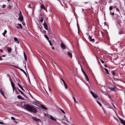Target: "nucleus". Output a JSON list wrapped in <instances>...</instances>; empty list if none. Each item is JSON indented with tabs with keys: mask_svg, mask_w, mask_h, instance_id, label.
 Returning a JSON list of instances; mask_svg holds the SVG:
<instances>
[{
	"mask_svg": "<svg viewBox=\"0 0 125 125\" xmlns=\"http://www.w3.org/2000/svg\"><path fill=\"white\" fill-rule=\"evenodd\" d=\"M116 10L117 11H120V10L118 8H116Z\"/></svg>",
	"mask_w": 125,
	"mask_h": 125,
	"instance_id": "42",
	"label": "nucleus"
},
{
	"mask_svg": "<svg viewBox=\"0 0 125 125\" xmlns=\"http://www.w3.org/2000/svg\"><path fill=\"white\" fill-rule=\"evenodd\" d=\"M18 25H19L20 27V29H22V25L21 24H18Z\"/></svg>",
	"mask_w": 125,
	"mask_h": 125,
	"instance_id": "27",
	"label": "nucleus"
},
{
	"mask_svg": "<svg viewBox=\"0 0 125 125\" xmlns=\"http://www.w3.org/2000/svg\"><path fill=\"white\" fill-rule=\"evenodd\" d=\"M49 91L50 92V93H51V90L50 87H49Z\"/></svg>",
	"mask_w": 125,
	"mask_h": 125,
	"instance_id": "44",
	"label": "nucleus"
},
{
	"mask_svg": "<svg viewBox=\"0 0 125 125\" xmlns=\"http://www.w3.org/2000/svg\"><path fill=\"white\" fill-rule=\"evenodd\" d=\"M0 93H1V94L2 95V96H3V97H4V98H5V95L4 94L3 92L2 91H0Z\"/></svg>",
	"mask_w": 125,
	"mask_h": 125,
	"instance_id": "20",
	"label": "nucleus"
},
{
	"mask_svg": "<svg viewBox=\"0 0 125 125\" xmlns=\"http://www.w3.org/2000/svg\"><path fill=\"white\" fill-rule=\"evenodd\" d=\"M17 84L20 87L21 86L19 83H18Z\"/></svg>",
	"mask_w": 125,
	"mask_h": 125,
	"instance_id": "43",
	"label": "nucleus"
},
{
	"mask_svg": "<svg viewBox=\"0 0 125 125\" xmlns=\"http://www.w3.org/2000/svg\"><path fill=\"white\" fill-rule=\"evenodd\" d=\"M52 49H53V50H54V47H52Z\"/></svg>",
	"mask_w": 125,
	"mask_h": 125,
	"instance_id": "62",
	"label": "nucleus"
},
{
	"mask_svg": "<svg viewBox=\"0 0 125 125\" xmlns=\"http://www.w3.org/2000/svg\"><path fill=\"white\" fill-rule=\"evenodd\" d=\"M14 66V67H15L16 68H17V69L19 68V67L18 66Z\"/></svg>",
	"mask_w": 125,
	"mask_h": 125,
	"instance_id": "47",
	"label": "nucleus"
},
{
	"mask_svg": "<svg viewBox=\"0 0 125 125\" xmlns=\"http://www.w3.org/2000/svg\"><path fill=\"white\" fill-rule=\"evenodd\" d=\"M111 73H112L113 74V76H114L115 75V73L114 71H112L111 72Z\"/></svg>",
	"mask_w": 125,
	"mask_h": 125,
	"instance_id": "28",
	"label": "nucleus"
},
{
	"mask_svg": "<svg viewBox=\"0 0 125 125\" xmlns=\"http://www.w3.org/2000/svg\"><path fill=\"white\" fill-rule=\"evenodd\" d=\"M17 98L18 99H21L23 100H24L23 98H22L20 95H18L17 96Z\"/></svg>",
	"mask_w": 125,
	"mask_h": 125,
	"instance_id": "15",
	"label": "nucleus"
},
{
	"mask_svg": "<svg viewBox=\"0 0 125 125\" xmlns=\"http://www.w3.org/2000/svg\"><path fill=\"white\" fill-rule=\"evenodd\" d=\"M0 51H1L2 52H3V51H2V49L0 50Z\"/></svg>",
	"mask_w": 125,
	"mask_h": 125,
	"instance_id": "61",
	"label": "nucleus"
},
{
	"mask_svg": "<svg viewBox=\"0 0 125 125\" xmlns=\"http://www.w3.org/2000/svg\"><path fill=\"white\" fill-rule=\"evenodd\" d=\"M13 7L12 5V4H10L8 7V8L9 9H10L11 8Z\"/></svg>",
	"mask_w": 125,
	"mask_h": 125,
	"instance_id": "19",
	"label": "nucleus"
},
{
	"mask_svg": "<svg viewBox=\"0 0 125 125\" xmlns=\"http://www.w3.org/2000/svg\"><path fill=\"white\" fill-rule=\"evenodd\" d=\"M97 103H98V104H99V105L101 107L102 106V104L100 103L98 101H97Z\"/></svg>",
	"mask_w": 125,
	"mask_h": 125,
	"instance_id": "32",
	"label": "nucleus"
},
{
	"mask_svg": "<svg viewBox=\"0 0 125 125\" xmlns=\"http://www.w3.org/2000/svg\"><path fill=\"white\" fill-rule=\"evenodd\" d=\"M113 6H110V7L109 8V9L110 10V11H111L113 9Z\"/></svg>",
	"mask_w": 125,
	"mask_h": 125,
	"instance_id": "30",
	"label": "nucleus"
},
{
	"mask_svg": "<svg viewBox=\"0 0 125 125\" xmlns=\"http://www.w3.org/2000/svg\"><path fill=\"white\" fill-rule=\"evenodd\" d=\"M85 77L86 80V81H89V79L88 76H87V74H86V75H85Z\"/></svg>",
	"mask_w": 125,
	"mask_h": 125,
	"instance_id": "21",
	"label": "nucleus"
},
{
	"mask_svg": "<svg viewBox=\"0 0 125 125\" xmlns=\"http://www.w3.org/2000/svg\"><path fill=\"white\" fill-rule=\"evenodd\" d=\"M28 7H29V8H32V7H31V5L30 4H29L28 5Z\"/></svg>",
	"mask_w": 125,
	"mask_h": 125,
	"instance_id": "37",
	"label": "nucleus"
},
{
	"mask_svg": "<svg viewBox=\"0 0 125 125\" xmlns=\"http://www.w3.org/2000/svg\"><path fill=\"white\" fill-rule=\"evenodd\" d=\"M110 14L111 15H114L115 14V13L114 12L112 13L111 11L110 12Z\"/></svg>",
	"mask_w": 125,
	"mask_h": 125,
	"instance_id": "35",
	"label": "nucleus"
},
{
	"mask_svg": "<svg viewBox=\"0 0 125 125\" xmlns=\"http://www.w3.org/2000/svg\"><path fill=\"white\" fill-rule=\"evenodd\" d=\"M116 5H115V6H114V8H116Z\"/></svg>",
	"mask_w": 125,
	"mask_h": 125,
	"instance_id": "57",
	"label": "nucleus"
},
{
	"mask_svg": "<svg viewBox=\"0 0 125 125\" xmlns=\"http://www.w3.org/2000/svg\"><path fill=\"white\" fill-rule=\"evenodd\" d=\"M63 83H64V84H66V83H65V82H64V81H63Z\"/></svg>",
	"mask_w": 125,
	"mask_h": 125,
	"instance_id": "60",
	"label": "nucleus"
},
{
	"mask_svg": "<svg viewBox=\"0 0 125 125\" xmlns=\"http://www.w3.org/2000/svg\"><path fill=\"white\" fill-rule=\"evenodd\" d=\"M68 56L71 58H72V55L71 53L69 52H68Z\"/></svg>",
	"mask_w": 125,
	"mask_h": 125,
	"instance_id": "10",
	"label": "nucleus"
},
{
	"mask_svg": "<svg viewBox=\"0 0 125 125\" xmlns=\"http://www.w3.org/2000/svg\"><path fill=\"white\" fill-rule=\"evenodd\" d=\"M88 39L90 41H92L93 42H94V38H93L92 36H91L90 35H89V37H88Z\"/></svg>",
	"mask_w": 125,
	"mask_h": 125,
	"instance_id": "4",
	"label": "nucleus"
},
{
	"mask_svg": "<svg viewBox=\"0 0 125 125\" xmlns=\"http://www.w3.org/2000/svg\"><path fill=\"white\" fill-rule=\"evenodd\" d=\"M43 31L44 32H46V31H45V30H43Z\"/></svg>",
	"mask_w": 125,
	"mask_h": 125,
	"instance_id": "64",
	"label": "nucleus"
},
{
	"mask_svg": "<svg viewBox=\"0 0 125 125\" xmlns=\"http://www.w3.org/2000/svg\"><path fill=\"white\" fill-rule=\"evenodd\" d=\"M13 88V91L14 92L15 90V88Z\"/></svg>",
	"mask_w": 125,
	"mask_h": 125,
	"instance_id": "53",
	"label": "nucleus"
},
{
	"mask_svg": "<svg viewBox=\"0 0 125 125\" xmlns=\"http://www.w3.org/2000/svg\"><path fill=\"white\" fill-rule=\"evenodd\" d=\"M2 57L1 56H0V60H2V59L1 58Z\"/></svg>",
	"mask_w": 125,
	"mask_h": 125,
	"instance_id": "54",
	"label": "nucleus"
},
{
	"mask_svg": "<svg viewBox=\"0 0 125 125\" xmlns=\"http://www.w3.org/2000/svg\"><path fill=\"white\" fill-rule=\"evenodd\" d=\"M18 69H19L22 72L23 71V70L21 68H18Z\"/></svg>",
	"mask_w": 125,
	"mask_h": 125,
	"instance_id": "49",
	"label": "nucleus"
},
{
	"mask_svg": "<svg viewBox=\"0 0 125 125\" xmlns=\"http://www.w3.org/2000/svg\"><path fill=\"white\" fill-rule=\"evenodd\" d=\"M32 118L33 120L37 122H41L42 121L40 119L36 117H32Z\"/></svg>",
	"mask_w": 125,
	"mask_h": 125,
	"instance_id": "2",
	"label": "nucleus"
},
{
	"mask_svg": "<svg viewBox=\"0 0 125 125\" xmlns=\"http://www.w3.org/2000/svg\"><path fill=\"white\" fill-rule=\"evenodd\" d=\"M72 93V94L73 95V98L74 100V102H76V101L75 97L74 96V94H73Z\"/></svg>",
	"mask_w": 125,
	"mask_h": 125,
	"instance_id": "22",
	"label": "nucleus"
},
{
	"mask_svg": "<svg viewBox=\"0 0 125 125\" xmlns=\"http://www.w3.org/2000/svg\"><path fill=\"white\" fill-rule=\"evenodd\" d=\"M50 45L52 46V42H50Z\"/></svg>",
	"mask_w": 125,
	"mask_h": 125,
	"instance_id": "55",
	"label": "nucleus"
},
{
	"mask_svg": "<svg viewBox=\"0 0 125 125\" xmlns=\"http://www.w3.org/2000/svg\"><path fill=\"white\" fill-rule=\"evenodd\" d=\"M18 19L20 21H22L23 20V16L22 15H20Z\"/></svg>",
	"mask_w": 125,
	"mask_h": 125,
	"instance_id": "8",
	"label": "nucleus"
},
{
	"mask_svg": "<svg viewBox=\"0 0 125 125\" xmlns=\"http://www.w3.org/2000/svg\"><path fill=\"white\" fill-rule=\"evenodd\" d=\"M61 47L63 49H66V47L65 45L63 43H62L61 45Z\"/></svg>",
	"mask_w": 125,
	"mask_h": 125,
	"instance_id": "7",
	"label": "nucleus"
},
{
	"mask_svg": "<svg viewBox=\"0 0 125 125\" xmlns=\"http://www.w3.org/2000/svg\"><path fill=\"white\" fill-rule=\"evenodd\" d=\"M48 42H49V43H50V42H51V41L50 40H49Z\"/></svg>",
	"mask_w": 125,
	"mask_h": 125,
	"instance_id": "63",
	"label": "nucleus"
},
{
	"mask_svg": "<svg viewBox=\"0 0 125 125\" xmlns=\"http://www.w3.org/2000/svg\"><path fill=\"white\" fill-rule=\"evenodd\" d=\"M22 72L25 74V75H26V76H27V74H26V73L24 70H23V71H22Z\"/></svg>",
	"mask_w": 125,
	"mask_h": 125,
	"instance_id": "41",
	"label": "nucleus"
},
{
	"mask_svg": "<svg viewBox=\"0 0 125 125\" xmlns=\"http://www.w3.org/2000/svg\"><path fill=\"white\" fill-rule=\"evenodd\" d=\"M100 32L102 34V35H103L104 34V32L102 31H100Z\"/></svg>",
	"mask_w": 125,
	"mask_h": 125,
	"instance_id": "52",
	"label": "nucleus"
},
{
	"mask_svg": "<svg viewBox=\"0 0 125 125\" xmlns=\"http://www.w3.org/2000/svg\"><path fill=\"white\" fill-rule=\"evenodd\" d=\"M104 66L105 67H107V66L106 64L104 65Z\"/></svg>",
	"mask_w": 125,
	"mask_h": 125,
	"instance_id": "58",
	"label": "nucleus"
},
{
	"mask_svg": "<svg viewBox=\"0 0 125 125\" xmlns=\"http://www.w3.org/2000/svg\"><path fill=\"white\" fill-rule=\"evenodd\" d=\"M43 25L45 28L47 30H48V25L46 23V22H45L43 23Z\"/></svg>",
	"mask_w": 125,
	"mask_h": 125,
	"instance_id": "5",
	"label": "nucleus"
},
{
	"mask_svg": "<svg viewBox=\"0 0 125 125\" xmlns=\"http://www.w3.org/2000/svg\"><path fill=\"white\" fill-rule=\"evenodd\" d=\"M17 88L18 89V90L21 93V94L23 95V96H25V95L18 88Z\"/></svg>",
	"mask_w": 125,
	"mask_h": 125,
	"instance_id": "13",
	"label": "nucleus"
},
{
	"mask_svg": "<svg viewBox=\"0 0 125 125\" xmlns=\"http://www.w3.org/2000/svg\"><path fill=\"white\" fill-rule=\"evenodd\" d=\"M7 32V31L6 30H5L4 31V32H3V33H2V35H3L5 36V34Z\"/></svg>",
	"mask_w": 125,
	"mask_h": 125,
	"instance_id": "26",
	"label": "nucleus"
},
{
	"mask_svg": "<svg viewBox=\"0 0 125 125\" xmlns=\"http://www.w3.org/2000/svg\"><path fill=\"white\" fill-rule=\"evenodd\" d=\"M10 82L12 86V88H15V91H16L17 90L16 89V87H15V85L14 84L13 82L12 81V79H11L10 78Z\"/></svg>",
	"mask_w": 125,
	"mask_h": 125,
	"instance_id": "3",
	"label": "nucleus"
},
{
	"mask_svg": "<svg viewBox=\"0 0 125 125\" xmlns=\"http://www.w3.org/2000/svg\"><path fill=\"white\" fill-rule=\"evenodd\" d=\"M33 103H33V104H35V105H37V106H38V105H37V104H39V103H37V101H34V102H33Z\"/></svg>",
	"mask_w": 125,
	"mask_h": 125,
	"instance_id": "24",
	"label": "nucleus"
},
{
	"mask_svg": "<svg viewBox=\"0 0 125 125\" xmlns=\"http://www.w3.org/2000/svg\"><path fill=\"white\" fill-rule=\"evenodd\" d=\"M11 119H12V120H14L15 119V118L13 117H11Z\"/></svg>",
	"mask_w": 125,
	"mask_h": 125,
	"instance_id": "40",
	"label": "nucleus"
},
{
	"mask_svg": "<svg viewBox=\"0 0 125 125\" xmlns=\"http://www.w3.org/2000/svg\"><path fill=\"white\" fill-rule=\"evenodd\" d=\"M104 69L105 71V73L108 74H109V73L108 70L106 68H104Z\"/></svg>",
	"mask_w": 125,
	"mask_h": 125,
	"instance_id": "18",
	"label": "nucleus"
},
{
	"mask_svg": "<svg viewBox=\"0 0 125 125\" xmlns=\"http://www.w3.org/2000/svg\"><path fill=\"white\" fill-rule=\"evenodd\" d=\"M60 110L62 112L63 114H65V112L62 109H61L60 108Z\"/></svg>",
	"mask_w": 125,
	"mask_h": 125,
	"instance_id": "33",
	"label": "nucleus"
},
{
	"mask_svg": "<svg viewBox=\"0 0 125 125\" xmlns=\"http://www.w3.org/2000/svg\"><path fill=\"white\" fill-rule=\"evenodd\" d=\"M101 62L102 63H104V62L102 60H101Z\"/></svg>",
	"mask_w": 125,
	"mask_h": 125,
	"instance_id": "45",
	"label": "nucleus"
},
{
	"mask_svg": "<svg viewBox=\"0 0 125 125\" xmlns=\"http://www.w3.org/2000/svg\"><path fill=\"white\" fill-rule=\"evenodd\" d=\"M41 9H44V10H45V7L42 4H41Z\"/></svg>",
	"mask_w": 125,
	"mask_h": 125,
	"instance_id": "25",
	"label": "nucleus"
},
{
	"mask_svg": "<svg viewBox=\"0 0 125 125\" xmlns=\"http://www.w3.org/2000/svg\"><path fill=\"white\" fill-rule=\"evenodd\" d=\"M14 39L16 42H17L18 43H19V42L16 37H14Z\"/></svg>",
	"mask_w": 125,
	"mask_h": 125,
	"instance_id": "17",
	"label": "nucleus"
},
{
	"mask_svg": "<svg viewBox=\"0 0 125 125\" xmlns=\"http://www.w3.org/2000/svg\"><path fill=\"white\" fill-rule=\"evenodd\" d=\"M24 107L25 109L30 112H32L36 113L37 112V111L36 109L29 104H24Z\"/></svg>",
	"mask_w": 125,
	"mask_h": 125,
	"instance_id": "1",
	"label": "nucleus"
},
{
	"mask_svg": "<svg viewBox=\"0 0 125 125\" xmlns=\"http://www.w3.org/2000/svg\"><path fill=\"white\" fill-rule=\"evenodd\" d=\"M16 27L18 29H20V27L17 26H16Z\"/></svg>",
	"mask_w": 125,
	"mask_h": 125,
	"instance_id": "51",
	"label": "nucleus"
},
{
	"mask_svg": "<svg viewBox=\"0 0 125 125\" xmlns=\"http://www.w3.org/2000/svg\"><path fill=\"white\" fill-rule=\"evenodd\" d=\"M44 36L48 40L49 39V38L46 35H44Z\"/></svg>",
	"mask_w": 125,
	"mask_h": 125,
	"instance_id": "29",
	"label": "nucleus"
},
{
	"mask_svg": "<svg viewBox=\"0 0 125 125\" xmlns=\"http://www.w3.org/2000/svg\"><path fill=\"white\" fill-rule=\"evenodd\" d=\"M89 2V1L88 0V1H87V2H84V3L85 4H86L87 3H88Z\"/></svg>",
	"mask_w": 125,
	"mask_h": 125,
	"instance_id": "46",
	"label": "nucleus"
},
{
	"mask_svg": "<svg viewBox=\"0 0 125 125\" xmlns=\"http://www.w3.org/2000/svg\"><path fill=\"white\" fill-rule=\"evenodd\" d=\"M0 124H2V125H6V124H4L3 122H1L0 121Z\"/></svg>",
	"mask_w": 125,
	"mask_h": 125,
	"instance_id": "36",
	"label": "nucleus"
},
{
	"mask_svg": "<svg viewBox=\"0 0 125 125\" xmlns=\"http://www.w3.org/2000/svg\"><path fill=\"white\" fill-rule=\"evenodd\" d=\"M116 88V87L114 86L113 88L110 87L109 89L111 91H114L115 90Z\"/></svg>",
	"mask_w": 125,
	"mask_h": 125,
	"instance_id": "9",
	"label": "nucleus"
},
{
	"mask_svg": "<svg viewBox=\"0 0 125 125\" xmlns=\"http://www.w3.org/2000/svg\"><path fill=\"white\" fill-rule=\"evenodd\" d=\"M5 56H5V55H1V56L2 57H5Z\"/></svg>",
	"mask_w": 125,
	"mask_h": 125,
	"instance_id": "50",
	"label": "nucleus"
},
{
	"mask_svg": "<svg viewBox=\"0 0 125 125\" xmlns=\"http://www.w3.org/2000/svg\"><path fill=\"white\" fill-rule=\"evenodd\" d=\"M24 57L25 58V60L27 61V57L26 55V54L25 52H24Z\"/></svg>",
	"mask_w": 125,
	"mask_h": 125,
	"instance_id": "23",
	"label": "nucleus"
},
{
	"mask_svg": "<svg viewBox=\"0 0 125 125\" xmlns=\"http://www.w3.org/2000/svg\"><path fill=\"white\" fill-rule=\"evenodd\" d=\"M6 5L3 4L2 6V7L3 8H4L6 7Z\"/></svg>",
	"mask_w": 125,
	"mask_h": 125,
	"instance_id": "38",
	"label": "nucleus"
},
{
	"mask_svg": "<svg viewBox=\"0 0 125 125\" xmlns=\"http://www.w3.org/2000/svg\"><path fill=\"white\" fill-rule=\"evenodd\" d=\"M64 86L65 88L66 89H67L68 86L66 84V83L65 84H64Z\"/></svg>",
	"mask_w": 125,
	"mask_h": 125,
	"instance_id": "31",
	"label": "nucleus"
},
{
	"mask_svg": "<svg viewBox=\"0 0 125 125\" xmlns=\"http://www.w3.org/2000/svg\"><path fill=\"white\" fill-rule=\"evenodd\" d=\"M7 50L8 51V52H11V49L9 47H8L7 48Z\"/></svg>",
	"mask_w": 125,
	"mask_h": 125,
	"instance_id": "14",
	"label": "nucleus"
},
{
	"mask_svg": "<svg viewBox=\"0 0 125 125\" xmlns=\"http://www.w3.org/2000/svg\"><path fill=\"white\" fill-rule=\"evenodd\" d=\"M91 94L92 95L93 97L95 98H96L97 97V95L96 94H94L92 91H90Z\"/></svg>",
	"mask_w": 125,
	"mask_h": 125,
	"instance_id": "6",
	"label": "nucleus"
},
{
	"mask_svg": "<svg viewBox=\"0 0 125 125\" xmlns=\"http://www.w3.org/2000/svg\"><path fill=\"white\" fill-rule=\"evenodd\" d=\"M20 88L22 90H23V87H22V86H21L20 87Z\"/></svg>",
	"mask_w": 125,
	"mask_h": 125,
	"instance_id": "56",
	"label": "nucleus"
},
{
	"mask_svg": "<svg viewBox=\"0 0 125 125\" xmlns=\"http://www.w3.org/2000/svg\"><path fill=\"white\" fill-rule=\"evenodd\" d=\"M82 70L83 72V73L85 75H86V74L85 73V72L82 69Z\"/></svg>",
	"mask_w": 125,
	"mask_h": 125,
	"instance_id": "39",
	"label": "nucleus"
},
{
	"mask_svg": "<svg viewBox=\"0 0 125 125\" xmlns=\"http://www.w3.org/2000/svg\"><path fill=\"white\" fill-rule=\"evenodd\" d=\"M61 79L62 80V81H63H63H64L61 78Z\"/></svg>",
	"mask_w": 125,
	"mask_h": 125,
	"instance_id": "59",
	"label": "nucleus"
},
{
	"mask_svg": "<svg viewBox=\"0 0 125 125\" xmlns=\"http://www.w3.org/2000/svg\"><path fill=\"white\" fill-rule=\"evenodd\" d=\"M43 19L41 17V20H40V21L41 22H43Z\"/></svg>",
	"mask_w": 125,
	"mask_h": 125,
	"instance_id": "34",
	"label": "nucleus"
},
{
	"mask_svg": "<svg viewBox=\"0 0 125 125\" xmlns=\"http://www.w3.org/2000/svg\"><path fill=\"white\" fill-rule=\"evenodd\" d=\"M40 107H41L43 109L45 110H47V108L46 107L44 106L42 104H41L40 106Z\"/></svg>",
	"mask_w": 125,
	"mask_h": 125,
	"instance_id": "11",
	"label": "nucleus"
},
{
	"mask_svg": "<svg viewBox=\"0 0 125 125\" xmlns=\"http://www.w3.org/2000/svg\"><path fill=\"white\" fill-rule=\"evenodd\" d=\"M50 119L54 121H55L56 120V119H55L54 117H53L52 116L50 115Z\"/></svg>",
	"mask_w": 125,
	"mask_h": 125,
	"instance_id": "16",
	"label": "nucleus"
},
{
	"mask_svg": "<svg viewBox=\"0 0 125 125\" xmlns=\"http://www.w3.org/2000/svg\"><path fill=\"white\" fill-rule=\"evenodd\" d=\"M19 15H22L21 12L20 10V13L19 14Z\"/></svg>",
	"mask_w": 125,
	"mask_h": 125,
	"instance_id": "48",
	"label": "nucleus"
},
{
	"mask_svg": "<svg viewBox=\"0 0 125 125\" xmlns=\"http://www.w3.org/2000/svg\"><path fill=\"white\" fill-rule=\"evenodd\" d=\"M120 122L121 123L124 125H125V121L123 120L120 119Z\"/></svg>",
	"mask_w": 125,
	"mask_h": 125,
	"instance_id": "12",
	"label": "nucleus"
}]
</instances>
